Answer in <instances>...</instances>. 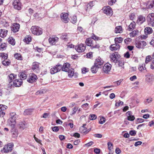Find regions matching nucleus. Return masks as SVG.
I'll return each instance as SVG.
<instances>
[{
	"instance_id": "f257e3e1",
	"label": "nucleus",
	"mask_w": 154,
	"mask_h": 154,
	"mask_svg": "<svg viewBox=\"0 0 154 154\" xmlns=\"http://www.w3.org/2000/svg\"><path fill=\"white\" fill-rule=\"evenodd\" d=\"M85 43L87 45L91 46L93 48H98L100 47L99 45L97 44L96 41L90 38H88L86 40Z\"/></svg>"
},
{
	"instance_id": "f03ea898",
	"label": "nucleus",
	"mask_w": 154,
	"mask_h": 154,
	"mask_svg": "<svg viewBox=\"0 0 154 154\" xmlns=\"http://www.w3.org/2000/svg\"><path fill=\"white\" fill-rule=\"evenodd\" d=\"M14 144L11 143L5 145L4 147L1 150V151L3 153H8L11 152L13 149Z\"/></svg>"
},
{
	"instance_id": "7ed1b4c3",
	"label": "nucleus",
	"mask_w": 154,
	"mask_h": 154,
	"mask_svg": "<svg viewBox=\"0 0 154 154\" xmlns=\"http://www.w3.org/2000/svg\"><path fill=\"white\" fill-rule=\"evenodd\" d=\"M32 33L34 35H39L42 34V29L38 26H32L31 28Z\"/></svg>"
},
{
	"instance_id": "20e7f679",
	"label": "nucleus",
	"mask_w": 154,
	"mask_h": 154,
	"mask_svg": "<svg viewBox=\"0 0 154 154\" xmlns=\"http://www.w3.org/2000/svg\"><path fill=\"white\" fill-rule=\"evenodd\" d=\"M62 65L58 64L50 69V73L52 74H54L59 72L62 69Z\"/></svg>"
},
{
	"instance_id": "39448f33",
	"label": "nucleus",
	"mask_w": 154,
	"mask_h": 154,
	"mask_svg": "<svg viewBox=\"0 0 154 154\" xmlns=\"http://www.w3.org/2000/svg\"><path fill=\"white\" fill-rule=\"evenodd\" d=\"M75 49L79 53H82L85 51L86 46L85 44L81 43L75 46Z\"/></svg>"
},
{
	"instance_id": "423d86ee",
	"label": "nucleus",
	"mask_w": 154,
	"mask_h": 154,
	"mask_svg": "<svg viewBox=\"0 0 154 154\" xmlns=\"http://www.w3.org/2000/svg\"><path fill=\"white\" fill-rule=\"evenodd\" d=\"M103 12L107 15L111 16L113 14L112 11L111 7L109 6L104 7L103 8Z\"/></svg>"
},
{
	"instance_id": "0eeeda50",
	"label": "nucleus",
	"mask_w": 154,
	"mask_h": 154,
	"mask_svg": "<svg viewBox=\"0 0 154 154\" xmlns=\"http://www.w3.org/2000/svg\"><path fill=\"white\" fill-rule=\"evenodd\" d=\"M61 20L64 23H67L68 22L69 19L68 17V14L67 13H62L60 15Z\"/></svg>"
},
{
	"instance_id": "6e6552de",
	"label": "nucleus",
	"mask_w": 154,
	"mask_h": 154,
	"mask_svg": "<svg viewBox=\"0 0 154 154\" xmlns=\"http://www.w3.org/2000/svg\"><path fill=\"white\" fill-rule=\"evenodd\" d=\"M37 79V77L36 75L34 74H31L27 79V81L31 83H32L36 82Z\"/></svg>"
},
{
	"instance_id": "1a4fd4ad",
	"label": "nucleus",
	"mask_w": 154,
	"mask_h": 154,
	"mask_svg": "<svg viewBox=\"0 0 154 154\" xmlns=\"http://www.w3.org/2000/svg\"><path fill=\"white\" fill-rule=\"evenodd\" d=\"M39 64L37 62H34L33 63L32 66V69L33 71L36 72L38 73L39 72Z\"/></svg>"
},
{
	"instance_id": "9d476101",
	"label": "nucleus",
	"mask_w": 154,
	"mask_h": 154,
	"mask_svg": "<svg viewBox=\"0 0 154 154\" xmlns=\"http://www.w3.org/2000/svg\"><path fill=\"white\" fill-rule=\"evenodd\" d=\"M13 5L15 9L18 10L21 9L22 5L20 0H14Z\"/></svg>"
},
{
	"instance_id": "9b49d317",
	"label": "nucleus",
	"mask_w": 154,
	"mask_h": 154,
	"mask_svg": "<svg viewBox=\"0 0 154 154\" xmlns=\"http://www.w3.org/2000/svg\"><path fill=\"white\" fill-rule=\"evenodd\" d=\"M16 115L15 113L12 112L10 114V117L8 120L12 123V125H14L15 124Z\"/></svg>"
},
{
	"instance_id": "f8f14e48",
	"label": "nucleus",
	"mask_w": 154,
	"mask_h": 154,
	"mask_svg": "<svg viewBox=\"0 0 154 154\" xmlns=\"http://www.w3.org/2000/svg\"><path fill=\"white\" fill-rule=\"evenodd\" d=\"M103 61L100 58L97 59L94 63V65L97 67L100 68L103 63Z\"/></svg>"
},
{
	"instance_id": "ddd939ff",
	"label": "nucleus",
	"mask_w": 154,
	"mask_h": 154,
	"mask_svg": "<svg viewBox=\"0 0 154 154\" xmlns=\"http://www.w3.org/2000/svg\"><path fill=\"white\" fill-rule=\"evenodd\" d=\"M120 56L118 55L116 53L111 54L109 56L111 61L114 63H116L118 60L117 59Z\"/></svg>"
},
{
	"instance_id": "4468645a",
	"label": "nucleus",
	"mask_w": 154,
	"mask_h": 154,
	"mask_svg": "<svg viewBox=\"0 0 154 154\" xmlns=\"http://www.w3.org/2000/svg\"><path fill=\"white\" fill-rule=\"evenodd\" d=\"M146 45V43L144 41H140L136 43V47L138 48H143Z\"/></svg>"
},
{
	"instance_id": "2eb2a0df",
	"label": "nucleus",
	"mask_w": 154,
	"mask_h": 154,
	"mask_svg": "<svg viewBox=\"0 0 154 154\" xmlns=\"http://www.w3.org/2000/svg\"><path fill=\"white\" fill-rule=\"evenodd\" d=\"M59 38L55 36L50 37L48 39L49 43L51 45H54L58 41Z\"/></svg>"
},
{
	"instance_id": "dca6fc26",
	"label": "nucleus",
	"mask_w": 154,
	"mask_h": 154,
	"mask_svg": "<svg viewBox=\"0 0 154 154\" xmlns=\"http://www.w3.org/2000/svg\"><path fill=\"white\" fill-rule=\"evenodd\" d=\"M20 28V24L17 23H15L12 25L11 29L13 32H16L19 31Z\"/></svg>"
},
{
	"instance_id": "f3484780",
	"label": "nucleus",
	"mask_w": 154,
	"mask_h": 154,
	"mask_svg": "<svg viewBox=\"0 0 154 154\" xmlns=\"http://www.w3.org/2000/svg\"><path fill=\"white\" fill-rule=\"evenodd\" d=\"M111 67L110 64H105L103 67V71L105 73H107L110 71Z\"/></svg>"
},
{
	"instance_id": "a211bd4d",
	"label": "nucleus",
	"mask_w": 154,
	"mask_h": 154,
	"mask_svg": "<svg viewBox=\"0 0 154 154\" xmlns=\"http://www.w3.org/2000/svg\"><path fill=\"white\" fill-rule=\"evenodd\" d=\"M145 21V17L142 15H140L138 17L137 23L139 24H142Z\"/></svg>"
},
{
	"instance_id": "6ab92c4d",
	"label": "nucleus",
	"mask_w": 154,
	"mask_h": 154,
	"mask_svg": "<svg viewBox=\"0 0 154 154\" xmlns=\"http://www.w3.org/2000/svg\"><path fill=\"white\" fill-rule=\"evenodd\" d=\"M22 82L20 79H16L14 81L12 85L13 86L18 87L20 86L22 84Z\"/></svg>"
},
{
	"instance_id": "aec40b11",
	"label": "nucleus",
	"mask_w": 154,
	"mask_h": 154,
	"mask_svg": "<svg viewBox=\"0 0 154 154\" xmlns=\"http://www.w3.org/2000/svg\"><path fill=\"white\" fill-rule=\"evenodd\" d=\"M16 75H15L14 74H11L8 76V80L10 85H12V81L15 79L16 78Z\"/></svg>"
},
{
	"instance_id": "412c9836",
	"label": "nucleus",
	"mask_w": 154,
	"mask_h": 154,
	"mask_svg": "<svg viewBox=\"0 0 154 154\" xmlns=\"http://www.w3.org/2000/svg\"><path fill=\"white\" fill-rule=\"evenodd\" d=\"M147 20L149 23L154 21V14L152 13L149 14L147 17Z\"/></svg>"
},
{
	"instance_id": "4be33fe9",
	"label": "nucleus",
	"mask_w": 154,
	"mask_h": 154,
	"mask_svg": "<svg viewBox=\"0 0 154 154\" xmlns=\"http://www.w3.org/2000/svg\"><path fill=\"white\" fill-rule=\"evenodd\" d=\"M136 25L134 21H133L128 26L127 30L129 31H132L135 28Z\"/></svg>"
},
{
	"instance_id": "5701e85b",
	"label": "nucleus",
	"mask_w": 154,
	"mask_h": 154,
	"mask_svg": "<svg viewBox=\"0 0 154 154\" xmlns=\"http://www.w3.org/2000/svg\"><path fill=\"white\" fill-rule=\"evenodd\" d=\"M120 45L119 44H113L110 46L109 48L112 51H116L119 48Z\"/></svg>"
},
{
	"instance_id": "b1692460",
	"label": "nucleus",
	"mask_w": 154,
	"mask_h": 154,
	"mask_svg": "<svg viewBox=\"0 0 154 154\" xmlns=\"http://www.w3.org/2000/svg\"><path fill=\"white\" fill-rule=\"evenodd\" d=\"M69 66L70 64L68 63L64 64L63 67L62 66V70L66 72H67L69 70Z\"/></svg>"
},
{
	"instance_id": "393cba45",
	"label": "nucleus",
	"mask_w": 154,
	"mask_h": 154,
	"mask_svg": "<svg viewBox=\"0 0 154 154\" xmlns=\"http://www.w3.org/2000/svg\"><path fill=\"white\" fill-rule=\"evenodd\" d=\"M139 70L142 72H144L146 70V68L145 67V65L144 63H143L139 65L138 67Z\"/></svg>"
},
{
	"instance_id": "a878e982",
	"label": "nucleus",
	"mask_w": 154,
	"mask_h": 154,
	"mask_svg": "<svg viewBox=\"0 0 154 154\" xmlns=\"http://www.w3.org/2000/svg\"><path fill=\"white\" fill-rule=\"evenodd\" d=\"M8 30L5 29H1L0 36L2 38L5 37L7 35Z\"/></svg>"
},
{
	"instance_id": "bb28decb",
	"label": "nucleus",
	"mask_w": 154,
	"mask_h": 154,
	"mask_svg": "<svg viewBox=\"0 0 154 154\" xmlns=\"http://www.w3.org/2000/svg\"><path fill=\"white\" fill-rule=\"evenodd\" d=\"M146 80L149 82H152L154 79L153 76V75L151 74H148L146 76Z\"/></svg>"
},
{
	"instance_id": "cd10ccee",
	"label": "nucleus",
	"mask_w": 154,
	"mask_h": 154,
	"mask_svg": "<svg viewBox=\"0 0 154 154\" xmlns=\"http://www.w3.org/2000/svg\"><path fill=\"white\" fill-rule=\"evenodd\" d=\"M27 76V74L26 72H23L21 73L20 75V80H24L26 79Z\"/></svg>"
},
{
	"instance_id": "c85d7f7f",
	"label": "nucleus",
	"mask_w": 154,
	"mask_h": 154,
	"mask_svg": "<svg viewBox=\"0 0 154 154\" xmlns=\"http://www.w3.org/2000/svg\"><path fill=\"white\" fill-rule=\"evenodd\" d=\"M144 32L146 34H150L152 33V30L151 28L147 27L144 29Z\"/></svg>"
},
{
	"instance_id": "c756f323",
	"label": "nucleus",
	"mask_w": 154,
	"mask_h": 154,
	"mask_svg": "<svg viewBox=\"0 0 154 154\" xmlns=\"http://www.w3.org/2000/svg\"><path fill=\"white\" fill-rule=\"evenodd\" d=\"M12 136L13 137L16 138L17 137L18 132L15 129L13 128L11 130Z\"/></svg>"
},
{
	"instance_id": "7c9ffc66",
	"label": "nucleus",
	"mask_w": 154,
	"mask_h": 154,
	"mask_svg": "<svg viewBox=\"0 0 154 154\" xmlns=\"http://www.w3.org/2000/svg\"><path fill=\"white\" fill-rule=\"evenodd\" d=\"M122 32V29L121 26H116L115 30V32L116 33H121Z\"/></svg>"
},
{
	"instance_id": "2f4dec72",
	"label": "nucleus",
	"mask_w": 154,
	"mask_h": 154,
	"mask_svg": "<svg viewBox=\"0 0 154 154\" xmlns=\"http://www.w3.org/2000/svg\"><path fill=\"white\" fill-rule=\"evenodd\" d=\"M138 33L139 32L138 30H134L130 33V36L131 37H134L137 35L138 34Z\"/></svg>"
},
{
	"instance_id": "473e14b6",
	"label": "nucleus",
	"mask_w": 154,
	"mask_h": 154,
	"mask_svg": "<svg viewBox=\"0 0 154 154\" xmlns=\"http://www.w3.org/2000/svg\"><path fill=\"white\" fill-rule=\"evenodd\" d=\"M73 69H71L67 72L68 73V75L69 78H71L74 75V72Z\"/></svg>"
},
{
	"instance_id": "72a5a7b5",
	"label": "nucleus",
	"mask_w": 154,
	"mask_h": 154,
	"mask_svg": "<svg viewBox=\"0 0 154 154\" xmlns=\"http://www.w3.org/2000/svg\"><path fill=\"white\" fill-rule=\"evenodd\" d=\"M8 42L9 44L12 45H14L15 44L14 39L12 37H10L8 39Z\"/></svg>"
},
{
	"instance_id": "f704fd0d",
	"label": "nucleus",
	"mask_w": 154,
	"mask_h": 154,
	"mask_svg": "<svg viewBox=\"0 0 154 154\" xmlns=\"http://www.w3.org/2000/svg\"><path fill=\"white\" fill-rule=\"evenodd\" d=\"M32 111V109H27L25 110L24 114L25 115H29L31 114Z\"/></svg>"
},
{
	"instance_id": "c9c22d12",
	"label": "nucleus",
	"mask_w": 154,
	"mask_h": 154,
	"mask_svg": "<svg viewBox=\"0 0 154 154\" xmlns=\"http://www.w3.org/2000/svg\"><path fill=\"white\" fill-rule=\"evenodd\" d=\"M107 145L108 146V149L109 150L110 152H112L113 151L112 150L113 149V144L110 142H109L107 143Z\"/></svg>"
},
{
	"instance_id": "e433bc0d",
	"label": "nucleus",
	"mask_w": 154,
	"mask_h": 154,
	"mask_svg": "<svg viewBox=\"0 0 154 154\" xmlns=\"http://www.w3.org/2000/svg\"><path fill=\"white\" fill-rule=\"evenodd\" d=\"M148 8L150 9L154 8V0L148 2Z\"/></svg>"
},
{
	"instance_id": "4c0bfd02",
	"label": "nucleus",
	"mask_w": 154,
	"mask_h": 154,
	"mask_svg": "<svg viewBox=\"0 0 154 154\" xmlns=\"http://www.w3.org/2000/svg\"><path fill=\"white\" fill-rule=\"evenodd\" d=\"M123 40V38L121 37H119V38H116L115 39V41L116 44L118 43H120L122 42Z\"/></svg>"
},
{
	"instance_id": "58836bf2",
	"label": "nucleus",
	"mask_w": 154,
	"mask_h": 154,
	"mask_svg": "<svg viewBox=\"0 0 154 154\" xmlns=\"http://www.w3.org/2000/svg\"><path fill=\"white\" fill-rule=\"evenodd\" d=\"M31 37L28 35L27 37L24 39L23 41L26 43L28 44L31 41Z\"/></svg>"
},
{
	"instance_id": "ea45409f",
	"label": "nucleus",
	"mask_w": 154,
	"mask_h": 154,
	"mask_svg": "<svg viewBox=\"0 0 154 154\" xmlns=\"http://www.w3.org/2000/svg\"><path fill=\"white\" fill-rule=\"evenodd\" d=\"M99 67L96 66L95 65L93 66L91 68V71L93 73H96Z\"/></svg>"
},
{
	"instance_id": "a19ab883",
	"label": "nucleus",
	"mask_w": 154,
	"mask_h": 154,
	"mask_svg": "<svg viewBox=\"0 0 154 154\" xmlns=\"http://www.w3.org/2000/svg\"><path fill=\"white\" fill-rule=\"evenodd\" d=\"M19 127L22 130L24 129L26 127V125L25 122H21L19 124Z\"/></svg>"
},
{
	"instance_id": "79ce46f5",
	"label": "nucleus",
	"mask_w": 154,
	"mask_h": 154,
	"mask_svg": "<svg viewBox=\"0 0 154 154\" xmlns=\"http://www.w3.org/2000/svg\"><path fill=\"white\" fill-rule=\"evenodd\" d=\"M2 63L3 65L5 66H8L11 64L10 61L9 60H5L2 61Z\"/></svg>"
},
{
	"instance_id": "37998d69",
	"label": "nucleus",
	"mask_w": 154,
	"mask_h": 154,
	"mask_svg": "<svg viewBox=\"0 0 154 154\" xmlns=\"http://www.w3.org/2000/svg\"><path fill=\"white\" fill-rule=\"evenodd\" d=\"M71 21L73 24L75 23L77 21V17L75 16H73L71 18Z\"/></svg>"
},
{
	"instance_id": "c03bdc74",
	"label": "nucleus",
	"mask_w": 154,
	"mask_h": 154,
	"mask_svg": "<svg viewBox=\"0 0 154 154\" xmlns=\"http://www.w3.org/2000/svg\"><path fill=\"white\" fill-rule=\"evenodd\" d=\"M152 64L150 65L151 68L152 69H154V53L152 54Z\"/></svg>"
},
{
	"instance_id": "a18cd8bd",
	"label": "nucleus",
	"mask_w": 154,
	"mask_h": 154,
	"mask_svg": "<svg viewBox=\"0 0 154 154\" xmlns=\"http://www.w3.org/2000/svg\"><path fill=\"white\" fill-rule=\"evenodd\" d=\"M80 131L81 133H85L87 131V128H85L84 126L81 127L80 129Z\"/></svg>"
},
{
	"instance_id": "49530a36",
	"label": "nucleus",
	"mask_w": 154,
	"mask_h": 154,
	"mask_svg": "<svg viewBox=\"0 0 154 154\" xmlns=\"http://www.w3.org/2000/svg\"><path fill=\"white\" fill-rule=\"evenodd\" d=\"M14 57L16 59L18 60H21L22 59L20 54L18 53H16L15 54Z\"/></svg>"
},
{
	"instance_id": "de8ad7c7",
	"label": "nucleus",
	"mask_w": 154,
	"mask_h": 154,
	"mask_svg": "<svg viewBox=\"0 0 154 154\" xmlns=\"http://www.w3.org/2000/svg\"><path fill=\"white\" fill-rule=\"evenodd\" d=\"M97 117L95 115L91 114L90 115L89 119L91 120H94L97 119Z\"/></svg>"
},
{
	"instance_id": "09e8293b",
	"label": "nucleus",
	"mask_w": 154,
	"mask_h": 154,
	"mask_svg": "<svg viewBox=\"0 0 154 154\" xmlns=\"http://www.w3.org/2000/svg\"><path fill=\"white\" fill-rule=\"evenodd\" d=\"M105 121L106 119L105 118L103 117H101L99 121V122L100 124H102L104 123L105 122Z\"/></svg>"
},
{
	"instance_id": "8fccbe9b",
	"label": "nucleus",
	"mask_w": 154,
	"mask_h": 154,
	"mask_svg": "<svg viewBox=\"0 0 154 154\" xmlns=\"http://www.w3.org/2000/svg\"><path fill=\"white\" fill-rule=\"evenodd\" d=\"M78 109V107H75L72 108V114H71V116H72L76 113V112Z\"/></svg>"
},
{
	"instance_id": "3c124183",
	"label": "nucleus",
	"mask_w": 154,
	"mask_h": 154,
	"mask_svg": "<svg viewBox=\"0 0 154 154\" xmlns=\"http://www.w3.org/2000/svg\"><path fill=\"white\" fill-rule=\"evenodd\" d=\"M152 60L151 58V57L150 56H148L146 57L145 60V63L146 64L149 61H150L151 60Z\"/></svg>"
},
{
	"instance_id": "603ef678",
	"label": "nucleus",
	"mask_w": 154,
	"mask_h": 154,
	"mask_svg": "<svg viewBox=\"0 0 154 154\" xmlns=\"http://www.w3.org/2000/svg\"><path fill=\"white\" fill-rule=\"evenodd\" d=\"M135 119V117L134 116L132 115L131 116H128L127 117V119L128 120L133 121Z\"/></svg>"
},
{
	"instance_id": "864d4df0",
	"label": "nucleus",
	"mask_w": 154,
	"mask_h": 154,
	"mask_svg": "<svg viewBox=\"0 0 154 154\" xmlns=\"http://www.w3.org/2000/svg\"><path fill=\"white\" fill-rule=\"evenodd\" d=\"M94 143V142L93 141H90L84 145V146L89 147L93 145Z\"/></svg>"
},
{
	"instance_id": "5fc2aeb1",
	"label": "nucleus",
	"mask_w": 154,
	"mask_h": 154,
	"mask_svg": "<svg viewBox=\"0 0 154 154\" xmlns=\"http://www.w3.org/2000/svg\"><path fill=\"white\" fill-rule=\"evenodd\" d=\"M6 47V45L4 44H2L0 45V50H4Z\"/></svg>"
},
{
	"instance_id": "6e6d98bb",
	"label": "nucleus",
	"mask_w": 154,
	"mask_h": 154,
	"mask_svg": "<svg viewBox=\"0 0 154 154\" xmlns=\"http://www.w3.org/2000/svg\"><path fill=\"white\" fill-rule=\"evenodd\" d=\"M0 108L1 110L3 111L6 109L7 108V106L2 104H0Z\"/></svg>"
},
{
	"instance_id": "4d7b16f0",
	"label": "nucleus",
	"mask_w": 154,
	"mask_h": 154,
	"mask_svg": "<svg viewBox=\"0 0 154 154\" xmlns=\"http://www.w3.org/2000/svg\"><path fill=\"white\" fill-rule=\"evenodd\" d=\"M136 131L135 130H131L129 132V134L131 136H135L136 134Z\"/></svg>"
},
{
	"instance_id": "13d9d810",
	"label": "nucleus",
	"mask_w": 154,
	"mask_h": 154,
	"mask_svg": "<svg viewBox=\"0 0 154 154\" xmlns=\"http://www.w3.org/2000/svg\"><path fill=\"white\" fill-rule=\"evenodd\" d=\"M116 2V0H110L108 2V4L110 5H112Z\"/></svg>"
},
{
	"instance_id": "bf43d9fd",
	"label": "nucleus",
	"mask_w": 154,
	"mask_h": 154,
	"mask_svg": "<svg viewBox=\"0 0 154 154\" xmlns=\"http://www.w3.org/2000/svg\"><path fill=\"white\" fill-rule=\"evenodd\" d=\"M144 121V120L143 119L138 118L137 120V123H142Z\"/></svg>"
},
{
	"instance_id": "052dcab7",
	"label": "nucleus",
	"mask_w": 154,
	"mask_h": 154,
	"mask_svg": "<svg viewBox=\"0 0 154 154\" xmlns=\"http://www.w3.org/2000/svg\"><path fill=\"white\" fill-rule=\"evenodd\" d=\"M52 130L54 132H57L59 130V128L57 126H54L52 128Z\"/></svg>"
},
{
	"instance_id": "680f3d73",
	"label": "nucleus",
	"mask_w": 154,
	"mask_h": 154,
	"mask_svg": "<svg viewBox=\"0 0 154 154\" xmlns=\"http://www.w3.org/2000/svg\"><path fill=\"white\" fill-rule=\"evenodd\" d=\"M119 66L122 67L124 65V62L122 60H120L119 61Z\"/></svg>"
},
{
	"instance_id": "e2e57ef3",
	"label": "nucleus",
	"mask_w": 154,
	"mask_h": 154,
	"mask_svg": "<svg viewBox=\"0 0 154 154\" xmlns=\"http://www.w3.org/2000/svg\"><path fill=\"white\" fill-rule=\"evenodd\" d=\"M135 16V15L134 14H131L129 15V18L131 20H133L134 19Z\"/></svg>"
},
{
	"instance_id": "0e129e2a",
	"label": "nucleus",
	"mask_w": 154,
	"mask_h": 154,
	"mask_svg": "<svg viewBox=\"0 0 154 154\" xmlns=\"http://www.w3.org/2000/svg\"><path fill=\"white\" fill-rule=\"evenodd\" d=\"M123 102L120 100H119L117 103H116V105L117 106H119L120 105H123Z\"/></svg>"
},
{
	"instance_id": "69168bd1",
	"label": "nucleus",
	"mask_w": 154,
	"mask_h": 154,
	"mask_svg": "<svg viewBox=\"0 0 154 154\" xmlns=\"http://www.w3.org/2000/svg\"><path fill=\"white\" fill-rule=\"evenodd\" d=\"M88 71V69L86 68H83L82 69V73L85 74Z\"/></svg>"
},
{
	"instance_id": "338daca9",
	"label": "nucleus",
	"mask_w": 154,
	"mask_h": 154,
	"mask_svg": "<svg viewBox=\"0 0 154 154\" xmlns=\"http://www.w3.org/2000/svg\"><path fill=\"white\" fill-rule=\"evenodd\" d=\"M142 142L140 141L136 142L134 144V146H137L139 145H141L142 144Z\"/></svg>"
},
{
	"instance_id": "774afa93",
	"label": "nucleus",
	"mask_w": 154,
	"mask_h": 154,
	"mask_svg": "<svg viewBox=\"0 0 154 154\" xmlns=\"http://www.w3.org/2000/svg\"><path fill=\"white\" fill-rule=\"evenodd\" d=\"M35 49L37 51L39 52H41L42 50V49L41 48H39L38 47L35 48Z\"/></svg>"
}]
</instances>
